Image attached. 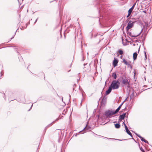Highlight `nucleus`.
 Masks as SVG:
<instances>
[{
  "label": "nucleus",
  "mask_w": 152,
  "mask_h": 152,
  "mask_svg": "<svg viewBox=\"0 0 152 152\" xmlns=\"http://www.w3.org/2000/svg\"><path fill=\"white\" fill-rule=\"evenodd\" d=\"M86 127H85V128L82 131H80L79 132L81 133L82 131H83L84 129H85Z\"/></svg>",
  "instance_id": "nucleus-32"
},
{
  "label": "nucleus",
  "mask_w": 152,
  "mask_h": 152,
  "mask_svg": "<svg viewBox=\"0 0 152 152\" xmlns=\"http://www.w3.org/2000/svg\"><path fill=\"white\" fill-rule=\"evenodd\" d=\"M115 114L114 111L109 110L105 112L104 115L106 118H111L113 115Z\"/></svg>",
  "instance_id": "nucleus-2"
},
{
  "label": "nucleus",
  "mask_w": 152,
  "mask_h": 152,
  "mask_svg": "<svg viewBox=\"0 0 152 152\" xmlns=\"http://www.w3.org/2000/svg\"><path fill=\"white\" fill-rule=\"evenodd\" d=\"M38 19V18H37V19L35 20V21L34 22V23H36V22H37V20Z\"/></svg>",
  "instance_id": "nucleus-33"
},
{
  "label": "nucleus",
  "mask_w": 152,
  "mask_h": 152,
  "mask_svg": "<svg viewBox=\"0 0 152 152\" xmlns=\"http://www.w3.org/2000/svg\"><path fill=\"white\" fill-rule=\"evenodd\" d=\"M140 150L142 152H145L144 150L142 149V147H140Z\"/></svg>",
  "instance_id": "nucleus-21"
},
{
  "label": "nucleus",
  "mask_w": 152,
  "mask_h": 152,
  "mask_svg": "<svg viewBox=\"0 0 152 152\" xmlns=\"http://www.w3.org/2000/svg\"><path fill=\"white\" fill-rule=\"evenodd\" d=\"M4 94V96H5V94Z\"/></svg>",
  "instance_id": "nucleus-47"
},
{
  "label": "nucleus",
  "mask_w": 152,
  "mask_h": 152,
  "mask_svg": "<svg viewBox=\"0 0 152 152\" xmlns=\"http://www.w3.org/2000/svg\"><path fill=\"white\" fill-rule=\"evenodd\" d=\"M137 53L135 52L133 53V58L134 60H135L137 59Z\"/></svg>",
  "instance_id": "nucleus-14"
},
{
  "label": "nucleus",
  "mask_w": 152,
  "mask_h": 152,
  "mask_svg": "<svg viewBox=\"0 0 152 152\" xmlns=\"http://www.w3.org/2000/svg\"><path fill=\"white\" fill-rule=\"evenodd\" d=\"M144 53L145 54V55H146V52L145 51H144Z\"/></svg>",
  "instance_id": "nucleus-37"
},
{
  "label": "nucleus",
  "mask_w": 152,
  "mask_h": 152,
  "mask_svg": "<svg viewBox=\"0 0 152 152\" xmlns=\"http://www.w3.org/2000/svg\"><path fill=\"white\" fill-rule=\"evenodd\" d=\"M143 30V29H142L141 31H140V32L137 35H132V34L131 33H129V35L131 37H137V36H139L141 34L142 31Z\"/></svg>",
  "instance_id": "nucleus-10"
},
{
  "label": "nucleus",
  "mask_w": 152,
  "mask_h": 152,
  "mask_svg": "<svg viewBox=\"0 0 152 152\" xmlns=\"http://www.w3.org/2000/svg\"><path fill=\"white\" fill-rule=\"evenodd\" d=\"M53 1H51L50 2V3H51Z\"/></svg>",
  "instance_id": "nucleus-45"
},
{
  "label": "nucleus",
  "mask_w": 152,
  "mask_h": 152,
  "mask_svg": "<svg viewBox=\"0 0 152 152\" xmlns=\"http://www.w3.org/2000/svg\"><path fill=\"white\" fill-rule=\"evenodd\" d=\"M75 136H77V134H76L75 135Z\"/></svg>",
  "instance_id": "nucleus-43"
},
{
  "label": "nucleus",
  "mask_w": 152,
  "mask_h": 152,
  "mask_svg": "<svg viewBox=\"0 0 152 152\" xmlns=\"http://www.w3.org/2000/svg\"><path fill=\"white\" fill-rule=\"evenodd\" d=\"M106 98H105V97L104 96L102 100V102H104V101H106Z\"/></svg>",
  "instance_id": "nucleus-20"
},
{
  "label": "nucleus",
  "mask_w": 152,
  "mask_h": 152,
  "mask_svg": "<svg viewBox=\"0 0 152 152\" xmlns=\"http://www.w3.org/2000/svg\"><path fill=\"white\" fill-rule=\"evenodd\" d=\"M120 84L118 80H113L110 86L113 89H117L119 87Z\"/></svg>",
  "instance_id": "nucleus-1"
},
{
  "label": "nucleus",
  "mask_w": 152,
  "mask_h": 152,
  "mask_svg": "<svg viewBox=\"0 0 152 152\" xmlns=\"http://www.w3.org/2000/svg\"><path fill=\"white\" fill-rule=\"evenodd\" d=\"M15 35L14 36H13L12 38H11V39L10 40V41L12 39L14 38Z\"/></svg>",
  "instance_id": "nucleus-34"
},
{
  "label": "nucleus",
  "mask_w": 152,
  "mask_h": 152,
  "mask_svg": "<svg viewBox=\"0 0 152 152\" xmlns=\"http://www.w3.org/2000/svg\"><path fill=\"white\" fill-rule=\"evenodd\" d=\"M1 76H2V74H1Z\"/></svg>",
  "instance_id": "nucleus-39"
},
{
  "label": "nucleus",
  "mask_w": 152,
  "mask_h": 152,
  "mask_svg": "<svg viewBox=\"0 0 152 152\" xmlns=\"http://www.w3.org/2000/svg\"><path fill=\"white\" fill-rule=\"evenodd\" d=\"M77 81H78V79H77Z\"/></svg>",
  "instance_id": "nucleus-46"
},
{
  "label": "nucleus",
  "mask_w": 152,
  "mask_h": 152,
  "mask_svg": "<svg viewBox=\"0 0 152 152\" xmlns=\"http://www.w3.org/2000/svg\"><path fill=\"white\" fill-rule=\"evenodd\" d=\"M124 127H125V130L127 129H128V128L127 126H126V125L125 123H124Z\"/></svg>",
  "instance_id": "nucleus-24"
},
{
  "label": "nucleus",
  "mask_w": 152,
  "mask_h": 152,
  "mask_svg": "<svg viewBox=\"0 0 152 152\" xmlns=\"http://www.w3.org/2000/svg\"><path fill=\"white\" fill-rule=\"evenodd\" d=\"M118 52H119V53L121 55L123 53V51L121 50H118Z\"/></svg>",
  "instance_id": "nucleus-19"
},
{
  "label": "nucleus",
  "mask_w": 152,
  "mask_h": 152,
  "mask_svg": "<svg viewBox=\"0 0 152 152\" xmlns=\"http://www.w3.org/2000/svg\"><path fill=\"white\" fill-rule=\"evenodd\" d=\"M123 103H122L121 104V105L119 106V107H120V108H121V106H122V105H123V103Z\"/></svg>",
  "instance_id": "nucleus-30"
},
{
  "label": "nucleus",
  "mask_w": 152,
  "mask_h": 152,
  "mask_svg": "<svg viewBox=\"0 0 152 152\" xmlns=\"http://www.w3.org/2000/svg\"><path fill=\"white\" fill-rule=\"evenodd\" d=\"M69 97H70V95H69Z\"/></svg>",
  "instance_id": "nucleus-48"
},
{
  "label": "nucleus",
  "mask_w": 152,
  "mask_h": 152,
  "mask_svg": "<svg viewBox=\"0 0 152 152\" xmlns=\"http://www.w3.org/2000/svg\"><path fill=\"white\" fill-rule=\"evenodd\" d=\"M58 118H57L56 119V120H55V121H53V122L52 123H51L50 124H49L48 125V126H47L46 127H45V129H47L48 128V127L50 126H52V125L55 122H56L58 120Z\"/></svg>",
  "instance_id": "nucleus-12"
},
{
  "label": "nucleus",
  "mask_w": 152,
  "mask_h": 152,
  "mask_svg": "<svg viewBox=\"0 0 152 152\" xmlns=\"http://www.w3.org/2000/svg\"><path fill=\"white\" fill-rule=\"evenodd\" d=\"M133 95H134V92H133L132 94H131V95H130V97L131 99L132 98V96H133Z\"/></svg>",
  "instance_id": "nucleus-25"
},
{
  "label": "nucleus",
  "mask_w": 152,
  "mask_h": 152,
  "mask_svg": "<svg viewBox=\"0 0 152 152\" xmlns=\"http://www.w3.org/2000/svg\"><path fill=\"white\" fill-rule=\"evenodd\" d=\"M121 108L119 106L114 111L116 114L119 111Z\"/></svg>",
  "instance_id": "nucleus-18"
},
{
  "label": "nucleus",
  "mask_w": 152,
  "mask_h": 152,
  "mask_svg": "<svg viewBox=\"0 0 152 152\" xmlns=\"http://www.w3.org/2000/svg\"><path fill=\"white\" fill-rule=\"evenodd\" d=\"M133 45H134V46H135V44H134Z\"/></svg>",
  "instance_id": "nucleus-41"
},
{
  "label": "nucleus",
  "mask_w": 152,
  "mask_h": 152,
  "mask_svg": "<svg viewBox=\"0 0 152 152\" xmlns=\"http://www.w3.org/2000/svg\"><path fill=\"white\" fill-rule=\"evenodd\" d=\"M30 24V22H28V23H27L26 24V27H27V26H28L29 24Z\"/></svg>",
  "instance_id": "nucleus-26"
},
{
  "label": "nucleus",
  "mask_w": 152,
  "mask_h": 152,
  "mask_svg": "<svg viewBox=\"0 0 152 152\" xmlns=\"http://www.w3.org/2000/svg\"><path fill=\"white\" fill-rule=\"evenodd\" d=\"M135 4H136V3H134L133 4V5L132 6V7L131 8H130L129 9V10L128 11L129 12H130L131 13L132 12L134 8V7L135 6Z\"/></svg>",
  "instance_id": "nucleus-13"
},
{
  "label": "nucleus",
  "mask_w": 152,
  "mask_h": 152,
  "mask_svg": "<svg viewBox=\"0 0 152 152\" xmlns=\"http://www.w3.org/2000/svg\"><path fill=\"white\" fill-rule=\"evenodd\" d=\"M123 103H122L121 104V105L119 106V107H120V108H121V106H122V105H123V103Z\"/></svg>",
  "instance_id": "nucleus-29"
},
{
  "label": "nucleus",
  "mask_w": 152,
  "mask_h": 152,
  "mask_svg": "<svg viewBox=\"0 0 152 152\" xmlns=\"http://www.w3.org/2000/svg\"><path fill=\"white\" fill-rule=\"evenodd\" d=\"M143 12L145 13H146V11H143Z\"/></svg>",
  "instance_id": "nucleus-38"
},
{
  "label": "nucleus",
  "mask_w": 152,
  "mask_h": 152,
  "mask_svg": "<svg viewBox=\"0 0 152 152\" xmlns=\"http://www.w3.org/2000/svg\"><path fill=\"white\" fill-rule=\"evenodd\" d=\"M144 53L145 54V55H146V52L145 51H144Z\"/></svg>",
  "instance_id": "nucleus-36"
},
{
  "label": "nucleus",
  "mask_w": 152,
  "mask_h": 152,
  "mask_svg": "<svg viewBox=\"0 0 152 152\" xmlns=\"http://www.w3.org/2000/svg\"><path fill=\"white\" fill-rule=\"evenodd\" d=\"M112 88L110 86L108 87V89L106 91V92L105 94V96L109 94L111 91L112 90Z\"/></svg>",
  "instance_id": "nucleus-8"
},
{
  "label": "nucleus",
  "mask_w": 152,
  "mask_h": 152,
  "mask_svg": "<svg viewBox=\"0 0 152 152\" xmlns=\"http://www.w3.org/2000/svg\"><path fill=\"white\" fill-rule=\"evenodd\" d=\"M124 123H125L124 122H123V124H124Z\"/></svg>",
  "instance_id": "nucleus-44"
},
{
  "label": "nucleus",
  "mask_w": 152,
  "mask_h": 152,
  "mask_svg": "<svg viewBox=\"0 0 152 152\" xmlns=\"http://www.w3.org/2000/svg\"><path fill=\"white\" fill-rule=\"evenodd\" d=\"M86 128H85V129H86ZM85 129L86 130V129H85L84 130H85Z\"/></svg>",
  "instance_id": "nucleus-42"
},
{
  "label": "nucleus",
  "mask_w": 152,
  "mask_h": 152,
  "mask_svg": "<svg viewBox=\"0 0 152 152\" xmlns=\"http://www.w3.org/2000/svg\"><path fill=\"white\" fill-rule=\"evenodd\" d=\"M118 63V61L117 58H114V60L113 62V65L114 67H115L117 65Z\"/></svg>",
  "instance_id": "nucleus-7"
},
{
  "label": "nucleus",
  "mask_w": 152,
  "mask_h": 152,
  "mask_svg": "<svg viewBox=\"0 0 152 152\" xmlns=\"http://www.w3.org/2000/svg\"><path fill=\"white\" fill-rule=\"evenodd\" d=\"M33 104H32V105L31 106V107L28 110V111H30V110H31V108H32V106H33Z\"/></svg>",
  "instance_id": "nucleus-31"
},
{
  "label": "nucleus",
  "mask_w": 152,
  "mask_h": 152,
  "mask_svg": "<svg viewBox=\"0 0 152 152\" xmlns=\"http://www.w3.org/2000/svg\"><path fill=\"white\" fill-rule=\"evenodd\" d=\"M131 13L130 12H129L128 11V15L127 16V17L128 18L129 17V16L130 15H131Z\"/></svg>",
  "instance_id": "nucleus-22"
},
{
  "label": "nucleus",
  "mask_w": 152,
  "mask_h": 152,
  "mask_svg": "<svg viewBox=\"0 0 152 152\" xmlns=\"http://www.w3.org/2000/svg\"><path fill=\"white\" fill-rule=\"evenodd\" d=\"M122 120H121V119H120V118H119V119H118V123L119 122H121Z\"/></svg>",
  "instance_id": "nucleus-28"
},
{
  "label": "nucleus",
  "mask_w": 152,
  "mask_h": 152,
  "mask_svg": "<svg viewBox=\"0 0 152 152\" xmlns=\"http://www.w3.org/2000/svg\"><path fill=\"white\" fill-rule=\"evenodd\" d=\"M124 127H125V130L127 129H128V128L127 126H126V125L125 123H124Z\"/></svg>",
  "instance_id": "nucleus-23"
},
{
  "label": "nucleus",
  "mask_w": 152,
  "mask_h": 152,
  "mask_svg": "<svg viewBox=\"0 0 152 152\" xmlns=\"http://www.w3.org/2000/svg\"><path fill=\"white\" fill-rule=\"evenodd\" d=\"M126 113H124L122 115H120L119 117V118H120V119L121 120L124 119L125 117H126Z\"/></svg>",
  "instance_id": "nucleus-9"
},
{
  "label": "nucleus",
  "mask_w": 152,
  "mask_h": 152,
  "mask_svg": "<svg viewBox=\"0 0 152 152\" xmlns=\"http://www.w3.org/2000/svg\"><path fill=\"white\" fill-rule=\"evenodd\" d=\"M99 12L100 14V16L99 17V21L100 23V20L102 19V18H103V15L101 16V14L103 13V12H105V10L104 8L102 5H100L99 6Z\"/></svg>",
  "instance_id": "nucleus-3"
},
{
  "label": "nucleus",
  "mask_w": 152,
  "mask_h": 152,
  "mask_svg": "<svg viewBox=\"0 0 152 152\" xmlns=\"http://www.w3.org/2000/svg\"><path fill=\"white\" fill-rule=\"evenodd\" d=\"M114 125L116 129H118L120 128V124L119 122H118V123L114 124Z\"/></svg>",
  "instance_id": "nucleus-15"
},
{
  "label": "nucleus",
  "mask_w": 152,
  "mask_h": 152,
  "mask_svg": "<svg viewBox=\"0 0 152 152\" xmlns=\"http://www.w3.org/2000/svg\"><path fill=\"white\" fill-rule=\"evenodd\" d=\"M134 22L132 21H129L126 27V29L127 31L129 29L132 28L133 26V24L134 23Z\"/></svg>",
  "instance_id": "nucleus-5"
},
{
  "label": "nucleus",
  "mask_w": 152,
  "mask_h": 152,
  "mask_svg": "<svg viewBox=\"0 0 152 152\" xmlns=\"http://www.w3.org/2000/svg\"><path fill=\"white\" fill-rule=\"evenodd\" d=\"M133 42H138V40H134L133 41Z\"/></svg>",
  "instance_id": "nucleus-35"
},
{
  "label": "nucleus",
  "mask_w": 152,
  "mask_h": 152,
  "mask_svg": "<svg viewBox=\"0 0 152 152\" xmlns=\"http://www.w3.org/2000/svg\"><path fill=\"white\" fill-rule=\"evenodd\" d=\"M126 131L127 133V134H129V135H130L131 137L132 138V139H133L132 135V133L130 132V131L129 130V129H127L125 130Z\"/></svg>",
  "instance_id": "nucleus-11"
},
{
  "label": "nucleus",
  "mask_w": 152,
  "mask_h": 152,
  "mask_svg": "<svg viewBox=\"0 0 152 152\" xmlns=\"http://www.w3.org/2000/svg\"><path fill=\"white\" fill-rule=\"evenodd\" d=\"M112 76L115 79H116L117 78V74L115 72H114L112 74Z\"/></svg>",
  "instance_id": "nucleus-16"
},
{
  "label": "nucleus",
  "mask_w": 152,
  "mask_h": 152,
  "mask_svg": "<svg viewBox=\"0 0 152 152\" xmlns=\"http://www.w3.org/2000/svg\"><path fill=\"white\" fill-rule=\"evenodd\" d=\"M123 62L126 65H129V64L128 63V62L124 59H123Z\"/></svg>",
  "instance_id": "nucleus-17"
},
{
  "label": "nucleus",
  "mask_w": 152,
  "mask_h": 152,
  "mask_svg": "<svg viewBox=\"0 0 152 152\" xmlns=\"http://www.w3.org/2000/svg\"><path fill=\"white\" fill-rule=\"evenodd\" d=\"M16 32L15 33V34H16Z\"/></svg>",
  "instance_id": "nucleus-50"
},
{
  "label": "nucleus",
  "mask_w": 152,
  "mask_h": 152,
  "mask_svg": "<svg viewBox=\"0 0 152 152\" xmlns=\"http://www.w3.org/2000/svg\"><path fill=\"white\" fill-rule=\"evenodd\" d=\"M135 134L138 137L140 138L141 141L144 142H145L148 144V142L145 139H144V138L142 137L141 136H140L139 134H137L136 133H135Z\"/></svg>",
  "instance_id": "nucleus-6"
},
{
  "label": "nucleus",
  "mask_w": 152,
  "mask_h": 152,
  "mask_svg": "<svg viewBox=\"0 0 152 152\" xmlns=\"http://www.w3.org/2000/svg\"><path fill=\"white\" fill-rule=\"evenodd\" d=\"M18 30V29H17V30H16V31H17V30Z\"/></svg>",
  "instance_id": "nucleus-49"
},
{
  "label": "nucleus",
  "mask_w": 152,
  "mask_h": 152,
  "mask_svg": "<svg viewBox=\"0 0 152 152\" xmlns=\"http://www.w3.org/2000/svg\"><path fill=\"white\" fill-rule=\"evenodd\" d=\"M122 83L125 85H129L130 80L126 78L125 76H123L121 78Z\"/></svg>",
  "instance_id": "nucleus-4"
},
{
  "label": "nucleus",
  "mask_w": 152,
  "mask_h": 152,
  "mask_svg": "<svg viewBox=\"0 0 152 152\" xmlns=\"http://www.w3.org/2000/svg\"><path fill=\"white\" fill-rule=\"evenodd\" d=\"M145 57L144 60H146V59H147V55H145Z\"/></svg>",
  "instance_id": "nucleus-27"
},
{
  "label": "nucleus",
  "mask_w": 152,
  "mask_h": 152,
  "mask_svg": "<svg viewBox=\"0 0 152 152\" xmlns=\"http://www.w3.org/2000/svg\"><path fill=\"white\" fill-rule=\"evenodd\" d=\"M139 50H140V48L139 49V50H138V53H139Z\"/></svg>",
  "instance_id": "nucleus-40"
}]
</instances>
